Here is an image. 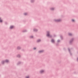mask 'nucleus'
<instances>
[{
  "mask_svg": "<svg viewBox=\"0 0 78 78\" xmlns=\"http://www.w3.org/2000/svg\"><path fill=\"white\" fill-rule=\"evenodd\" d=\"M69 51H70V49H69Z\"/></svg>",
  "mask_w": 78,
  "mask_h": 78,
  "instance_id": "23",
  "label": "nucleus"
},
{
  "mask_svg": "<svg viewBox=\"0 0 78 78\" xmlns=\"http://www.w3.org/2000/svg\"><path fill=\"white\" fill-rule=\"evenodd\" d=\"M34 50H36V48H34Z\"/></svg>",
  "mask_w": 78,
  "mask_h": 78,
  "instance_id": "18",
  "label": "nucleus"
},
{
  "mask_svg": "<svg viewBox=\"0 0 78 78\" xmlns=\"http://www.w3.org/2000/svg\"><path fill=\"white\" fill-rule=\"evenodd\" d=\"M47 36H50V34H49V32H47Z\"/></svg>",
  "mask_w": 78,
  "mask_h": 78,
  "instance_id": "1",
  "label": "nucleus"
},
{
  "mask_svg": "<svg viewBox=\"0 0 78 78\" xmlns=\"http://www.w3.org/2000/svg\"><path fill=\"white\" fill-rule=\"evenodd\" d=\"M27 13H25L24 15H27Z\"/></svg>",
  "mask_w": 78,
  "mask_h": 78,
  "instance_id": "17",
  "label": "nucleus"
},
{
  "mask_svg": "<svg viewBox=\"0 0 78 78\" xmlns=\"http://www.w3.org/2000/svg\"><path fill=\"white\" fill-rule=\"evenodd\" d=\"M40 41H41L40 40H38L37 41V42H40Z\"/></svg>",
  "mask_w": 78,
  "mask_h": 78,
  "instance_id": "11",
  "label": "nucleus"
},
{
  "mask_svg": "<svg viewBox=\"0 0 78 78\" xmlns=\"http://www.w3.org/2000/svg\"><path fill=\"white\" fill-rule=\"evenodd\" d=\"M9 62L8 60H6L5 61V62Z\"/></svg>",
  "mask_w": 78,
  "mask_h": 78,
  "instance_id": "8",
  "label": "nucleus"
},
{
  "mask_svg": "<svg viewBox=\"0 0 78 78\" xmlns=\"http://www.w3.org/2000/svg\"><path fill=\"white\" fill-rule=\"evenodd\" d=\"M51 42H54L55 41H54L53 40H51Z\"/></svg>",
  "mask_w": 78,
  "mask_h": 78,
  "instance_id": "6",
  "label": "nucleus"
},
{
  "mask_svg": "<svg viewBox=\"0 0 78 78\" xmlns=\"http://www.w3.org/2000/svg\"><path fill=\"white\" fill-rule=\"evenodd\" d=\"M29 78V76H27L26 77V78Z\"/></svg>",
  "mask_w": 78,
  "mask_h": 78,
  "instance_id": "13",
  "label": "nucleus"
},
{
  "mask_svg": "<svg viewBox=\"0 0 78 78\" xmlns=\"http://www.w3.org/2000/svg\"><path fill=\"white\" fill-rule=\"evenodd\" d=\"M34 31H37V29H34Z\"/></svg>",
  "mask_w": 78,
  "mask_h": 78,
  "instance_id": "7",
  "label": "nucleus"
},
{
  "mask_svg": "<svg viewBox=\"0 0 78 78\" xmlns=\"http://www.w3.org/2000/svg\"><path fill=\"white\" fill-rule=\"evenodd\" d=\"M14 27L13 26H11L10 27V29H12V28H14Z\"/></svg>",
  "mask_w": 78,
  "mask_h": 78,
  "instance_id": "2",
  "label": "nucleus"
},
{
  "mask_svg": "<svg viewBox=\"0 0 78 78\" xmlns=\"http://www.w3.org/2000/svg\"><path fill=\"white\" fill-rule=\"evenodd\" d=\"M3 62H4V61L2 62V64H4Z\"/></svg>",
  "mask_w": 78,
  "mask_h": 78,
  "instance_id": "21",
  "label": "nucleus"
},
{
  "mask_svg": "<svg viewBox=\"0 0 78 78\" xmlns=\"http://www.w3.org/2000/svg\"><path fill=\"white\" fill-rule=\"evenodd\" d=\"M57 42H59V40H58V41H57Z\"/></svg>",
  "mask_w": 78,
  "mask_h": 78,
  "instance_id": "20",
  "label": "nucleus"
},
{
  "mask_svg": "<svg viewBox=\"0 0 78 78\" xmlns=\"http://www.w3.org/2000/svg\"><path fill=\"white\" fill-rule=\"evenodd\" d=\"M53 9H54V8H53L51 9V10H53Z\"/></svg>",
  "mask_w": 78,
  "mask_h": 78,
  "instance_id": "15",
  "label": "nucleus"
},
{
  "mask_svg": "<svg viewBox=\"0 0 78 78\" xmlns=\"http://www.w3.org/2000/svg\"><path fill=\"white\" fill-rule=\"evenodd\" d=\"M69 36H72V34L70 33L69 34Z\"/></svg>",
  "mask_w": 78,
  "mask_h": 78,
  "instance_id": "9",
  "label": "nucleus"
},
{
  "mask_svg": "<svg viewBox=\"0 0 78 78\" xmlns=\"http://www.w3.org/2000/svg\"><path fill=\"white\" fill-rule=\"evenodd\" d=\"M18 57H20V55H18Z\"/></svg>",
  "mask_w": 78,
  "mask_h": 78,
  "instance_id": "16",
  "label": "nucleus"
},
{
  "mask_svg": "<svg viewBox=\"0 0 78 78\" xmlns=\"http://www.w3.org/2000/svg\"><path fill=\"white\" fill-rule=\"evenodd\" d=\"M72 21L73 22H74V21H75V20H72Z\"/></svg>",
  "mask_w": 78,
  "mask_h": 78,
  "instance_id": "14",
  "label": "nucleus"
},
{
  "mask_svg": "<svg viewBox=\"0 0 78 78\" xmlns=\"http://www.w3.org/2000/svg\"><path fill=\"white\" fill-rule=\"evenodd\" d=\"M56 22H59L61 21V20H55Z\"/></svg>",
  "mask_w": 78,
  "mask_h": 78,
  "instance_id": "4",
  "label": "nucleus"
},
{
  "mask_svg": "<svg viewBox=\"0 0 78 78\" xmlns=\"http://www.w3.org/2000/svg\"><path fill=\"white\" fill-rule=\"evenodd\" d=\"M44 51H39V53H42Z\"/></svg>",
  "mask_w": 78,
  "mask_h": 78,
  "instance_id": "5",
  "label": "nucleus"
},
{
  "mask_svg": "<svg viewBox=\"0 0 78 78\" xmlns=\"http://www.w3.org/2000/svg\"><path fill=\"white\" fill-rule=\"evenodd\" d=\"M0 22H2V20H1L0 18Z\"/></svg>",
  "mask_w": 78,
  "mask_h": 78,
  "instance_id": "10",
  "label": "nucleus"
},
{
  "mask_svg": "<svg viewBox=\"0 0 78 78\" xmlns=\"http://www.w3.org/2000/svg\"><path fill=\"white\" fill-rule=\"evenodd\" d=\"M77 60L78 61V58H77Z\"/></svg>",
  "mask_w": 78,
  "mask_h": 78,
  "instance_id": "22",
  "label": "nucleus"
},
{
  "mask_svg": "<svg viewBox=\"0 0 78 78\" xmlns=\"http://www.w3.org/2000/svg\"><path fill=\"white\" fill-rule=\"evenodd\" d=\"M44 72V70H42L40 71V73H43V72Z\"/></svg>",
  "mask_w": 78,
  "mask_h": 78,
  "instance_id": "3",
  "label": "nucleus"
},
{
  "mask_svg": "<svg viewBox=\"0 0 78 78\" xmlns=\"http://www.w3.org/2000/svg\"><path fill=\"white\" fill-rule=\"evenodd\" d=\"M33 37V36H32L30 37L31 38H32V37Z\"/></svg>",
  "mask_w": 78,
  "mask_h": 78,
  "instance_id": "19",
  "label": "nucleus"
},
{
  "mask_svg": "<svg viewBox=\"0 0 78 78\" xmlns=\"http://www.w3.org/2000/svg\"><path fill=\"white\" fill-rule=\"evenodd\" d=\"M20 47H18L17 49H20Z\"/></svg>",
  "mask_w": 78,
  "mask_h": 78,
  "instance_id": "12",
  "label": "nucleus"
}]
</instances>
